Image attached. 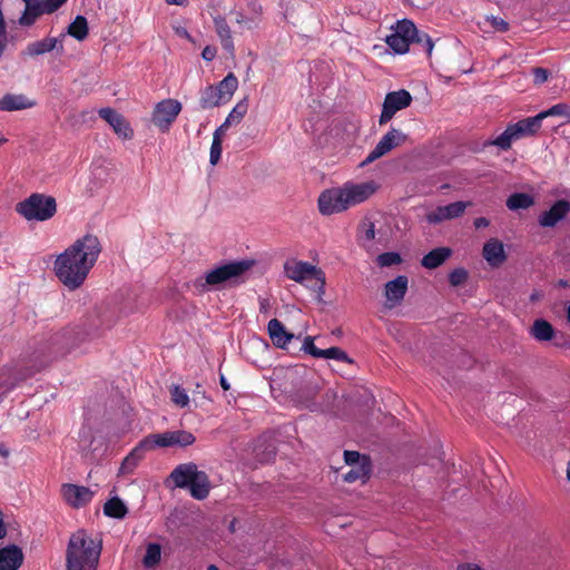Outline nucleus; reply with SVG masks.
Returning a JSON list of instances; mask_svg holds the SVG:
<instances>
[{
    "instance_id": "nucleus-1",
    "label": "nucleus",
    "mask_w": 570,
    "mask_h": 570,
    "mask_svg": "<svg viewBox=\"0 0 570 570\" xmlns=\"http://www.w3.org/2000/svg\"><path fill=\"white\" fill-rule=\"evenodd\" d=\"M73 346L72 332L69 330H62L41 338L29 356L30 366L23 371H17L12 367L0 370V401L19 382L27 380L47 367L51 362L65 356Z\"/></svg>"
},
{
    "instance_id": "nucleus-2",
    "label": "nucleus",
    "mask_w": 570,
    "mask_h": 570,
    "mask_svg": "<svg viewBox=\"0 0 570 570\" xmlns=\"http://www.w3.org/2000/svg\"><path fill=\"white\" fill-rule=\"evenodd\" d=\"M100 253L101 244L98 237L86 234L56 258L53 264L56 276L69 289L79 288Z\"/></svg>"
},
{
    "instance_id": "nucleus-3",
    "label": "nucleus",
    "mask_w": 570,
    "mask_h": 570,
    "mask_svg": "<svg viewBox=\"0 0 570 570\" xmlns=\"http://www.w3.org/2000/svg\"><path fill=\"white\" fill-rule=\"evenodd\" d=\"M195 435L186 430L166 431L145 436L124 459L119 469L120 473H131L145 454L156 448L180 446L186 448L194 444Z\"/></svg>"
},
{
    "instance_id": "nucleus-4",
    "label": "nucleus",
    "mask_w": 570,
    "mask_h": 570,
    "mask_svg": "<svg viewBox=\"0 0 570 570\" xmlns=\"http://www.w3.org/2000/svg\"><path fill=\"white\" fill-rule=\"evenodd\" d=\"M254 264L255 262L252 259H242L216 266L203 276L193 279L191 287L197 294H204L213 289L239 285L244 282L243 276Z\"/></svg>"
},
{
    "instance_id": "nucleus-5",
    "label": "nucleus",
    "mask_w": 570,
    "mask_h": 570,
    "mask_svg": "<svg viewBox=\"0 0 570 570\" xmlns=\"http://www.w3.org/2000/svg\"><path fill=\"white\" fill-rule=\"evenodd\" d=\"M101 550V540L92 539L83 529L76 531L66 550L67 570H97Z\"/></svg>"
},
{
    "instance_id": "nucleus-6",
    "label": "nucleus",
    "mask_w": 570,
    "mask_h": 570,
    "mask_svg": "<svg viewBox=\"0 0 570 570\" xmlns=\"http://www.w3.org/2000/svg\"><path fill=\"white\" fill-rule=\"evenodd\" d=\"M16 212L26 220L46 222L57 213V202L53 196L33 193L16 205Z\"/></svg>"
},
{
    "instance_id": "nucleus-7",
    "label": "nucleus",
    "mask_w": 570,
    "mask_h": 570,
    "mask_svg": "<svg viewBox=\"0 0 570 570\" xmlns=\"http://www.w3.org/2000/svg\"><path fill=\"white\" fill-rule=\"evenodd\" d=\"M541 124L542 118L540 114L521 119L518 122L508 125L502 134H500L495 139L484 141L483 146H495L501 150H508L511 148L514 140L535 135L541 128Z\"/></svg>"
},
{
    "instance_id": "nucleus-8",
    "label": "nucleus",
    "mask_w": 570,
    "mask_h": 570,
    "mask_svg": "<svg viewBox=\"0 0 570 570\" xmlns=\"http://www.w3.org/2000/svg\"><path fill=\"white\" fill-rule=\"evenodd\" d=\"M392 33L386 36V45L397 55H404L409 51L411 40L416 36V26L412 20H399L391 28Z\"/></svg>"
},
{
    "instance_id": "nucleus-9",
    "label": "nucleus",
    "mask_w": 570,
    "mask_h": 570,
    "mask_svg": "<svg viewBox=\"0 0 570 570\" xmlns=\"http://www.w3.org/2000/svg\"><path fill=\"white\" fill-rule=\"evenodd\" d=\"M181 104L176 99H164L156 104L151 120L163 132H167L181 111Z\"/></svg>"
},
{
    "instance_id": "nucleus-10",
    "label": "nucleus",
    "mask_w": 570,
    "mask_h": 570,
    "mask_svg": "<svg viewBox=\"0 0 570 570\" xmlns=\"http://www.w3.org/2000/svg\"><path fill=\"white\" fill-rule=\"evenodd\" d=\"M317 204L320 213L327 216L344 212L351 207L344 186L324 190L321 193Z\"/></svg>"
},
{
    "instance_id": "nucleus-11",
    "label": "nucleus",
    "mask_w": 570,
    "mask_h": 570,
    "mask_svg": "<svg viewBox=\"0 0 570 570\" xmlns=\"http://www.w3.org/2000/svg\"><path fill=\"white\" fill-rule=\"evenodd\" d=\"M407 139V135L396 128H391L376 144L373 150L366 156V158L360 164L361 167H365L376 159L383 157L395 147L404 144Z\"/></svg>"
},
{
    "instance_id": "nucleus-12",
    "label": "nucleus",
    "mask_w": 570,
    "mask_h": 570,
    "mask_svg": "<svg viewBox=\"0 0 570 570\" xmlns=\"http://www.w3.org/2000/svg\"><path fill=\"white\" fill-rule=\"evenodd\" d=\"M284 272L289 279H293L301 284H304L306 281H309L312 276L317 277V284L320 289L324 284V272L308 262H286L284 265Z\"/></svg>"
},
{
    "instance_id": "nucleus-13",
    "label": "nucleus",
    "mask_w": 570,
    "mask_h": 570,
    "mask_svg": "<svg viewBox=\"0 0 570 570\" xmlns=\"http://www.w3.org/2000/svg\"><path fill=\"white\" fill-rule=\"evenodd\" d=\"M411 102H412V96L405 89H400L397 91L387 92L384 98V101H383V107H382L381 116L379 118V124L385 125L393 118V116L397 111L409 107L411 105Z\"/></svg>"
},
{
    "instance_id": "nucleus-14",
    "label": "nucleus",
    "mask_w": 570,
    "mask_h": 570,
    "mask_svg": "<svg viewBox=\"0 0 570 570\" xmlns=\"http://www.w3.org/2000/svg\"><path fill=\"white\" fill-rule=\"evenodd\" d=\"M67 0H33L26 4L22 16L19 18L21 26H32L38 17L57 11Z\"/></svg>"
},
{
    "instance_id": "nucleus-15",
    "label": "nucleus",
    "mask_w": 570,
    "mask_h": 570,
    "mask_svg": "<svg viewBox=\"0 0 570 570\" xmlns=\"http://www.w3.org/2000/svg\"><path fill=\"white\" fill-rule=\"evenodd\" d=\"M61 494L65 501L75 509L87 505L94 497V492L89 488L71 483L62 484Z\"/></svg>"
},
{
    "instance_id": "nucleus-16",
    "label": "nucleus",
    "mask_w": 570,
    "mask_h": 570,
    "mask_svg": "<svg viewBox=\"0 0 570 570\" xmlns=\"http://www.w3.org/2000/svg\"><path fill=\"white\" fill-rule=\"evenodd\" d=\"M470 206L469 202H454L445 206H438L433 212L426 215L429 224H440L443 220L454 219L462 216Z\"/></svg>"
},
{
    "instance_id": "nucleus-17",
    "label": "nucleus",
    "mask_w": 570,
    "mask_h": 570,
    "mask_svg": "<svg viewBox=\"0 0 570 570\" xmlns=\"http://www.w3.org/2000/svg\"><path fill=\"white\" fill-rule=\"evenodd\" d=\"M99 116L106 120L114 129V131L124 139H130L134 136V131L126 120V118L117 112L115 109L106 107L98 111Z\"/></svg>"
},
{
    "instance_id": "nucleus-18",
    "label": "nucleus",
    "mask_w": 570,
    "mask_h": 570,
    "mask_svg": "<svg viewBox=\"0 0 570 570\" xmlns=\"http://www.w3.org/2000/svg\"><path fill=\"white\" fill-rule=\"evenodd\" d=\"M407 284L409 278L405 275H399L385 284L386 307L393 308L402 303L407 292Z\"/></svg>"
},
{
    "instance_id": "nucleus-19",
    "label": "nucleus",
    "mask_w": 570,
    "mask_h": 570,
    "mask_svg": "<svg viewBox=\"0 0 570 570\" xmlns=\"http://www.w3.org/2000/svg\"><path fill=\"white\" fill-rule=\"evenodd\" d=\"M344 188L350 206H354L368 199L377 190L379 185L370 180L361 184L347 183L344 185Z\"/></svg>"
},
{
    "instance_id": "nucleus-20",
    "label": "nucleus",
    "mask_w": 570,
    "mask_h": 570,
    "mask_svg": "<svg viewBox=\"0 0 570 570\" xmlns=\"http://www.w3.org/2000/svg\"><path fill=\"white\" fill-rule=\"evenodd\" d=\"M202 471L193 462L177 465L169 474L175 488L187 489Z\"/></svg>"
},
{
    "instance_id": "nucleus-21",
    "label": "nucleus",
    "mask_w": 570,
    "mask_h": 570,
    "mask_svg": "<svg viewBox=\"0 0 570 570\" xmlns=\"http://www.w3.org/2000/svg\"><path fill=\"white\" fill-rule=\"evenodd\" d=\"M570 212V202L567 199L557 200L549 210L543 212L539 216V225L541 227H554Z\"/></svg>"
},
{
    "instance_id": "nucleus-22",
    "label": "nucleus",
    "mask_w": 570,
    "mask_h": 570,
    "mask_svg": "<svg viewBox=\"0 0 570 570\" xmlns=\"http://www.w3.org/2000/svg\"><path fill=\"white\" fill-rule=\"evenodd\" d=\"M65 37H66V35L61 33L60 37H57V38L48 37V38H43V39L35 41V42H30L27 46L26 53L31 57H35V56L45 55L55 49L59 53H62L63 52L62 39Z\"/></svg>"
},
{
    "instance_id": "nucleus-23",
    "label": "nucleus",
    "mask_w": 570,
    "mask_h": 570,
    "mask_svg": "<svg viewBox=\"0 0 570 570\" xmlns=\"http://www.w3.org/2000/svg\"><path fill=\"white\" fill-rule=\"evenodd\" d=\"M23 562L22 550L10 544L0 549V570H18Z\"/></svg>"
},
{
    "instance_id": "nucleus-24",
    "label": "nucleus",
    "mask_w": 570,
    "mask_h": 570,
    "mask_svg": "<svg viewBox=\"0 0 570 570\" xmlns=\"http://www.w3.org/2000/svg\"><path fill=\"white\" fill-rule=\"evenodd\" d=\"M267 332L272 343L278 348H286L287 344L295 338V335L287 332L284 324L277 318H272L268 322Z\"/></svg>"
},
{
    "instance_id": "nucleus-25",
    "label": "nucleus",
    "mask_w": 570,
    "mask_h": 570,
    "mask_svg": "<svg viewBox=\"0 0 570 570\" xmlns=\"http://www.w3.org/2000/svg\"><path fill=\"white\" fill-rule=\"evenodd\" d=\"M214 26L223 49L229 55V57L234 58L235 46L232 37V30L227 23L226 18L223 16L215 17Z\"/></svg>"
},
{
    "instance_id": "nucleus-26",
    "label": "nucleus",
    "mask_w": 570,
    "mask_h": 570,
    "mask_svg": "<svg viewBox=\"0 0 570 570\" xmlns=\"http://www.w3.org/2000/svg\"><path fill=\"white\" fill-rule=\"evenodd\" d=\"M483 257L492 267L502 265L507 259L502 242L497 238L488 240L483 246Z\"/></svg>"
},
{
    "instance_id": "nucleus-27",
    "label": "nucleus",
    "mask_w": 570,
    "mask_h": 570,
    "mask_svg": "<svg viewBox=\"0 0 570 570\" xmlns=\"http://www.w3.org/2000/svg\"><path fill=\"white\" fill-rule=\"evenodd\" d=\"M351 469L343 475V480L347 483L362 481L365 483L370 479L372 471V462L370 456L363 455L361 464L350 465Z\"/></svg>"
},
{
    "instance_id": "nucleus-28",
    "label": "nucleus",
    "mask_w": 570,
    "mask_h": 570,
    "mask_svg": "<svg viewBox=\"0 0 570 570\" xmlns=\"http://www.w3.org/2000/svg\"><path fill=\"white\" fill-rule=\"evenodd\" d=\"M452 249L449 247H438L423 256L421 264L429 269H434L441 266L450 256Z\"/></svg>"
},
{
    "instance_id": "nucleus-29",
    "label": "nucleus",
    "mask_w": 570,
    "mask_h": 570,
    "mask_svg": "<svg viewBox=\"0 0 570 570\" xmlns=\"http://www.w3.org/2000/svg\"><path fill=\"white\" fill-rule=\"evenodd\" d=\"M32 106L33 102L24 95L7 94L0 99V110L3 111L22 110Z\"/></svg>"
},
{
    "instance_id": "nucleus-30",
    "label": "nucleus",
    "mask_w": 570,
    "mask_h": 570,
    "mask_svg": "<svg viewBox=\"0 0 570 570\" xmlns=\"http://www.w3.org/2000/svg\"><path fill=\"white\" fill-rule=\"evenodd\" d=\"M227 104L222 95L216 91L214 85L205 87L200 91L199 106L202 109H210Z\"/></svg>"
},
{
    "instance_id": "nucleus-31",
    "label": "nucleus",
    "mask_w": 570,
    "mask_h": 570,
    "mask_svg": "<svg viewBox=\"0 0 570 570\" xmlns=\"http://www.w3.org/2000/svg\"><path fill=\"white\" fill-rule=\"evenodd\" d=\"M530 334L540 342L551 341L554 336L553 326L543 318H538L533 322Z\"/></svg>"
},
{
    "instance_id": "nucleus-32",
    "label": "nucleus",
    "mask_w": 570,
    "mask_h": 570,
    "mask_svg": "<svg viewBox=\"0 0 570 570\" xmlns=\"http://www.w3.org/2000/svg\"><path fill=\"white\" fill-rule=\"evenodd\" d=\"M190 492V495L196 500H204L209 494V480L208 475L202 471L197 479L190 483L187 488Z\"/></svg>"
},
{
    "instance_id": "nucleus-33",
    "label": "nucleus",
    "mask_w": 570,
    "mask_h": 570,
    "mask_svg": "<svg viewBox=\"0 0 570 570\" xmlns=\"http://www.w3.org/2000/svg\"><path fill=\"white\" fill-rule=\"evenodd\" d=\"M214 87H216V91L222 95L223 99L228 102L238 88L237 77L233 72H229L222 81L214 85Z\"/></svg>"
},
{
    "instance_id": "nucleus-34",
    "label": "nucleus",
    "mask_w": 570,
    "mask_h": 570,
    "mask_svg": "<svg viewBox=\"0 0 570 570\" xmlns=\"http://www.w3.org/2000/svg\"><path fill=\"white\" fill-rule=\"evenodd\" d=\"M89 33V27L87 18L83 16H77L75 20L68 26L67 33L78 41H83Z\"/></svg>"
},
{
    "instance_id": "nucleus-35",
    "label": "nucleus",
    "mask_w": 570,
    "mask_h": 570,
    "mask_svg": "<svg viewBox=\"0 0 570 570\" xmlns=\"http://www.w3.org/2000/svg\"><path fill=\"white\" fill-rule=\"evenodd\" d=\"M534 204L533 196L527 193H514L507 199V207L510 210L528 209Z\"/></svg>"
},
{
    "instance_id": "nucleus-36",
    "label": "nucleus",
    "mask_w": 570,
    "mask_h": 570,
    "mask_svg": "<svg viewBox=\"0 0 570 570\" xmlns=\"http://www.w3.org/2000/svg\"><path fill=\"white\" fill-rule=\"evenodd\" d=\"M104 513L110 518L124 519L128 513V509L118 497H114L105 503Z\"/></svg>"
},
{
    "instance_id": "nucleus-37",
    "label": "nucleus",
    "mask_w": 570,
    "mask_h": 570,
    "mask_svg": "<svg viewBox=\"0 0 570 570\" xmlns=\"http://www.w3.org/2000/svg\"><path fill=\"white\" fill-rule=\"evenodd\" d=\"M248 109L247 99L244 98L236 104V106L232 109L227 118L225 119V126H230L232 124H238L244 118Z\"/></svg>"
},
{
    "instance_id": "nucleus-38",
    "label": "nucleus",
    "mask_w": 570,
    "mask_h": 570,
    "mask_svg": "<svg viewBox=\"0 0 570 570\" xmlns=\"http://www.w3.org/2000/svg\"><path fill=\"white\" fill-rule=\"evenodd\" d=\"M320 358L337 360L347 364L353 363V360L347 355V353L336 346L322 350Z\"/></svg>"
},
{
    "instance_id": "nucleus-39",
    "label": "nucleus",
    "mask_w": 570,
    "mask_h": 570,
    "mask_svg": "<svg viewBox=\"0 0 570 570\" xmlns=\"http://www.w3.org/2000/svg\"><path fill=\"white\" fill-rule=\"evenodd\" d=\"M161 548L158 543H149L144 557V564L146 567H153L160 561Z\"/></svg>"
},
{
    "instance_id": "nucleus-40",
    "label": "nucleus",
    "mask_w": 570,
    "mask_h": 570,
    "mask_svg": "<svg viewBox=\"0 0 570 570\" xmlns=\"http://www.w3.org/2000/svg\"><path fill=\"white\" fill-rule=\"evenodd\" d=\"M542 120L549 116H561L570 120V106L568 104H557L548 110L539 112Z\"/></svg>"
},
{
    "instance_id": "nucleus-41",
    "label": "nucleus",
    "mask_w": 570,
    "mask_h": 570,
    "mask_svg": "<svg viewBox=\"0 0 570 570\" xmlns=\"http://www.w3.org/2000/svg\"><path fill=\"white\" fill-rule=\"evenodd\" d=\"M411 43H415V45H419L422 47V49L430 56L432 53V50H433V41H432V38L423 32V31H420L417 28H416V36L413 37V40H411Z\"/></svg>"
},
{
    "instance_id": "nucleus-42",
    "label": "nucleus",
    "mask_w": 570,
    "mask_h": 570,
    "mask_svg": "<svg viewBox=\"0 0 570 570\" xmlns=\"http://www.w3.org/2000/svg\"><path fill=\"white\" fill-rule=\"evenodd\" d=\"M376 262L381 267H389L400 264L402 262V257L396 252H385L377 256Z\"/></svg>"
},
{
    "instance_id": "nucleus-43",
    "label": "nucleus",
    "mask_w": 570,
    "mask_h": 570,
    "mask_svg": "<svg viewBox=\"0 0 570 570\" xmlns=\"http://www.w3.org/2000/svg\"><path fill=\"white\" fill-rule=\"evenodd\" d=\"M171 401L179 407H185L189 403L188 394L185 389L174 385L170 390Z\"/></svg>"
},
{
    "instance_id": "nucleus-44",
    "label": "nucleus",
    "mask_w": 570,
    "mask_h": 570,
    "mask_svg": "<svg viewBox=\"0 0 570 570\" xmlns=\"http://www.w3.org/2000/svg\"><path fill=\"white\" fill-rule=\"evenodd\" d=\"M468 276L469 274L465 268L458 267L450 273L449 283L454 287L460 286L468 279Z\"/></svg>"
},
{
    "instance_id": "nucleus-45",
    "label": "nucleus",
    "mask_w": 570,
    "mask_h": 570,
    "mask_svg": "<svg viewBox=\"0 0 570 570\" xmlns=\"http://www.w3.org/2000/svg\"><path fill=\"white\" fill-rule=\"evenodd\" d=\"M302 351L312 355L313 357L320 358L322 348H318L314 344V337L306 336L303 341Z\"/></svg>"
},
{
    "instance_id": "nucleus-46",
    "label": "nucleus",
    "mask_w": 570,
    "mask_h": 570,
    "mask_svg": "<svg viewBox=\"0 0 570 570\" xmlns=\"http://www.w3.org/2000/svg\"><path fill=\"white\" fill-rule=\"evenodd\" d=\"M222 140H218L217 136L213 137V142L210 146L209 153V161L212 165H216L222 156Z\"/></svg>"
},
{
    "instance_id": "nucleus-47",
    "label": "nucleus",
    "mask_w": 570,
    "mask_h": 570,
    "mask_svg": "<svg viewBox=\"0 0 570 570\" xmlns=\"http://www.w3.org/2000/svg\"><path fill=\"white\" fill-rule=\"evenodd\" d=\"M532 75H533V82L535 85H542L548 80V78L550 76V71L542 67H535L532 69Z\"/></svg>"
},
{
    "instance_id": "nucleus-48",
    "label": "nucleus",
    "mask_w": 570,
    "mask_h": 570,
    "mask_svg": "<svg viewBox=\"0 0 570 570\" xmlns=\"http://www.w3.org/2000/svg\"><path fill=\"white\" fill-rule=\"evenodd\" d=\"M363 233V237L366 240H373L375 238V225L373 222L367 220L363 222L360 226Z\"/></svg>"
},
{
    "instance_id": "nucleus-49",
    "label": "nucleus",
    "mask_w": 570,
    "mask_h": 570,
    "mask_svg": "<svg viewBox=\"0 0 570 570\" xmlns=\"http://www.w3.org/2000/svg\"><path fill=\"white\" fill-rule=\"evenodd\" d=\"M256 448V456L261 462H268L276 455V449L273 445H268L263 453L258 452Z\"/></svg>"
},
{
    "instance_id": "nucleus-50",
    "label": "nucleus",
    "mask_w": 570,
    "mask_h": 570,
    "mask_svg": "<svg viewBox=\"0 0 570 570\" xmlns=\"http://www.w3.org/2000/svg\"><path fill=\"white\" fill-rule=\"evenodd\" d=\"M363 455L357 451H344V460L347 465L361 464Z\"/></svg>"
},
{
    "instance_id": "nucleus-51",
    "label": "nucleus",
    "mask_w": 570,
    "mask_h": 570,
    "mask_svg": "<svg viewBox=\"0 0 570 570\" xmlns=\"http://www.w3.org/2000/svg\"><path fill=\"white\" fill-rule=\"evenodd\" d=\"M306 283H309L307 284L306 286L309 287L312 291H314L315 293H317V297L318 299L321 301L322 299V296L324 295L325 293V284L326 282L324 281V284L322 285V288L320 289L318 288V281H317V277L316 276H312L309 278V281H306Z\"/></svg>"
},
{
    "instance_id": "nucleus-52",
    "label": "nucleus",
    "mask_w": 570,
    "mask_h": 570,
    "mask_svg": "<svg viewBox=\"0 0 570 570\" xmlns=\"http://www.w3.org/2000/svg\"><path fill=\"white\" fill-rule=\"evenodd\" d=\"M491 23L497 30L501 32H505L509 30V23L501 18L492 17Z\"/></svg>"
},
{
    "instance_id": "nucleus-53",
    "label": "nucleus",
    "mask_w": 570,
    "mask_h": 570,
    "mask_svg": "<svg viewBox=\"0 0 570 570\" xmlns=\"http://www.w3.org/2000/svg\"><path fill=\"white\" fill-rule=\"evenodd\" d=\"M217 50L215 47L206 46L202 51V57L206 61H212L216 57Z\"/></svg>"
},
{
    "instance_id": "nucleus-54",
    "label": "nucleus",
    "mask_w": 570,
    "mask_h": 570,
    "mask_svg": "<svg viewBox=\"0 0 570 570\" xmlns=\"http://www.w3.org/2000/svg\"><path fill=\"white\" fill-rule=\"evenodd\" d=\"M458 570H483L479 564L476 563H461L458 566Z\"/></svg>"
},
{
    "instance_id": "nucleus-55",
    "label": "nucleus",
    "mask_w": 570,
    "mask_h": 570,
    "mask_svg": "<svg viewBox=\"0 0 570 570\" xmlns=\"http://www.w3.org/2000/svg\"><path fill=\"white\" fill-rule=\"evenodd\" d=\"M473 224H474L475 228H483V227H488L490 222L485 217H478L474 219Z\"/></svg>"
},
{
    "instance_id": "nucleus-56",
    "label": "nucleus",
    "mask_w": 570,
    "mask_h": 570,
    "mask_svg": "<svg viewBox=\"0 0 570 570\" xmlns=\"http://www.w3.org/2000/svg\"><path fill=\"white\" fill-rule=\"evenodd\" d=\"M0 37L3 40H6V38H7V27H6L4 18H3L1 10H0Z\"/></svg>"
},
{
    "instance_id": "nucleus-57",
    "label": "nucleus",
    "mask_w": 570,
    "mask_h": 570,
    "mask_svg": "<svg viewBox=\"0 0 570 570\" xmlns=\"http://www.w3.org/2000/svg\"><path fill=\"white\" fill-rule=\"evenodd\" d=\"M7 535V528L4 525L3 521V513L0 510V539L4 538Z\"/></svg>"
},
{
    "instance_id": "nucleus-58",
    "label": "nucleus",
    "mask_w": 570,
    "mask_h": 570,
    "mask_svg": "<svg viewBox=\"0 0 570 570\" xmlns=\"http://www.w3.org/2000/svg\"><path fill=\"white\" fill-rule=\"evenodd\" d=\"M228 128V126H225V122L223 125H220L215 131H214V136L213 137H216L218 138V140H222V136L224 134V131Z\"/></svg>"
},
{
    "instance_id": "nucleus-59",
    "label": "nucleus",
    "mask_w": 570,
    "mask_h": 570,
    "mask_svg": "<svg viewBox=\"0 0 570 570\" xmlns=\"http://www.w3.org/2000/svg\"><path fill=\"white\" fill-rule=\"evenodd\" d=\"M166 2L168 4H175V6H180V7H185L188 4V0H166Z\"/></svg>"
},
{
    "instance_id": "nucleus-60",
    "label": "nucleus",
    "mask_w": 570,
    "mask_h": 570,
    "mask_svg": "<svg viewBox=\"0 0 570 570\" xmlns=\"http://www.w3.org/2000/svg\"><path fill=\"white\" fill-rule=\"evenodd\" d=\"M220 386L224 391H228L230 389L229 383L227 382L226 377L224 375L219 379Z\"/></svg>"
},
{
    "instance_id": "nucleus-61",
    "label": "nucleus",
    "mask_w": 570,
    "mask_h": 570,
    "mask_svg": "<svg viewBox=\"0 0 570 570\" xmlns=\"http://www.w3.org/2000/svg\"><path fill=\"white\" fill-rule=\"evenodd\" d=\"M250 20L247 19L243 13H238L236 18L237 23H248Z\"/></svg>"
},
{
    "instance_id": "nucleus-62",
    "label": "nucleus",
    "mask_w": 570,
    "mask_h": 570,
    "mask_svg": "<svg viewBox=\"0 0 570 570\" xmlns=\"http://www.w3.org/2000/svg\"><path fill=\"white\" fill-rule=\"evenodd\" d=\"M541 296H542V295H541L539 292H533V293L530 295V301H531V302H535V301L540 299V298H541Z\"/></svg>"
},
{
    "instance_id": "nucleus-63",
    "label": "nucleus",
    "mask_w": 570,
    "mask_h": 570,
    "mask_svg": "<svg viewBox=\"0 0 570 570\" xmlns=\"http://www.w3.org/2000/svg\"><path fill=\"white\" fill-rule=\"evenodd\" d=\"M0 454L3 456H8L9 451L7 449H4L2 445H0Z\"/></svg>"
},
{
    "instance_id": "nucleus-64",
    "label": "nucleus",
    "mask_w": 570,
    "mask_h": 570,
    "mask_svg": "<svg viewBox=\"0 0 570 570\" xmlns=\"http://www.w3.org/2000/svg\"><path fill=\"white\" fill-rule=\"evenodd\" d=\"M207 570H219V568L217 566H215V564H209L207 567Z\"/></svg>"
}]
</instances>
